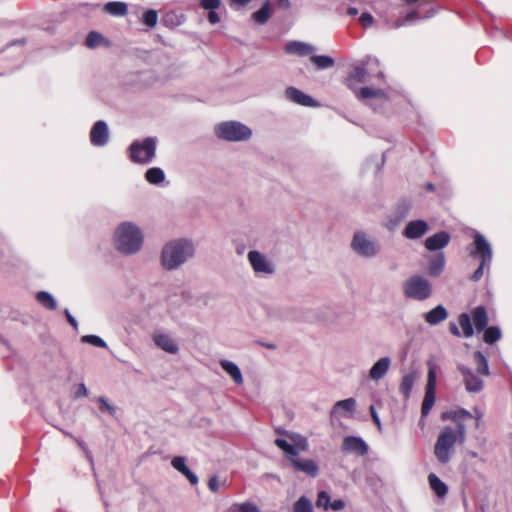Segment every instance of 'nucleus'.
<instances>
[{
	"label": "nucleus",
	"mask_w": 512,
	"mask_h": 512,
	"mask_svg": "<svg viewBox=\"0 0 512 512\" xmlns=\"http://www.w3.org/2000/svg\"><path fill=\"white\" fill-rule=\"evenodd\" d=\"M285 435L289 439L276 438L274 443L281 449L286 459L291 463L294 470L303 472L311 477H316L319 473V466L313 459H301L299 458V452H306L309 449L308 439L295 432H285Z\"/></svg>",
	"instance_id": "f257e3e1"
},
{
	"label": "nucleus",
	"mask_w": 512,
	"mask_h": 512,
	"mask_svg": "<svg viewBox=\"0 0 512 512\" xmlns=\"http://www.w3.org/2000/svg\"><path fill=\"white\" fill-rule=\"evenodd\" d=\"M465 435L466 429L461 422H458L456 429L446 426L441 430L434 447L435 456L440 463L446 464L450 461L455 444L463 443Z\"/></svg>",
	"instance_id": "f03ea898"
},
{
	"label": "nucleus",
	"mask_w": 512,
	"mask_h": 512,
	"mask_svg": "<svg viewBox=\"0 0 512 512\" xmlns=\"http://www.w3.org/2000/svg\"><path fill=\"white\" fill-rule=\"evenodd\" d=\"M474 359L477 365L476 372L471 368L459 364L458 370L463 377V383L468 393H479L484 388V382L481 376H488L490 374L489 365L487 358L482 352L476 351L474 353Z\"/></svg>",
	"instance_id": "7ed1b4c3"
},
{
	"label": "nucleus",
	"mask_w": 512,
	"mask_h": 512,
	"mask_svg": "<svg viewBox=\"0 0 512 512\" xmlns=\"http://www.w3.org/2000/svg\"><path fill=\"white\" fill-rule=\"evenodd\" d=\"M374 78L384 80V74L380 70L379 61L376 58L367 57L360 64L353 67L345 83L352 91H356V87L359 83L370 82Z\"/></svg>",
	"instance_id": "20e7f679"
},
{
	"label": "nucleus",
	"mask_w": 512,
	"mask_h": 512,
	"mask_svg": "<svg viewBox=\"0 0 512 512\" xmlns=\"http://www.w3.org/2000/svg\"><path fill=\"white\" fill-rule=\"evenodd\" d=\"M143 236L140 229L131 224H121L115 233V246L124 254L136 253L142 246Z\"/></svg>",
	"instance_id": "39448f33"
},
{
	"label": "nucleus",
	"mask_w": 512,
	"mask_h": 512,
	"mask_svg": "<svg viewBox=\"0 0 512 512\" xmlns=\"http://www.w3.org/2000/svg\"><path fill=\"white\" fill-rule=\"evenodd\" d=\"M473 245H474V249L471 250L469 252V254L471 257H474V258L479 257L480 265L472 274L471 280L474 282H478L483 277L485 270L490 269V266L492 263L493 251H492L491 244L479 232H475L473 235Z\"/></svg>",
	"instance_id": "423d86ee"
},
{
	"label": "nucleus",
	"mask_w": 512,
	"mask_h": 512,
	"mask_svg": "<svg viewBox=\"0 0 512 512\" xmlns=\"http://www.w3.org/2000/svg\"><path fill=\"white\" fill-rule=\"evenodd\" d=\"M194 248L191 242L179 240L167 244L162 250V264L166 269H174L191 257Z\"/></svg>",
	"instance_id": "0eeeda50"
},
{
	"label": "nucleus",
	"mask_w": 512,
	"mask_h": 512,
	"mask_svg": "<svg viewBox=\"0 0 512 512\" xmlns=\"http://www.w3.org/2000/svg\"><path fill=\"white\" fill-rule=\"evenodd\" d=\"M402 291L407 299L425 301L432 296L433 287L426 277L415 274L403 282Z\"/></svg>",
	"instance_id": "6e6552de"
},
{
	"label": "nucleus",
	"mask_w": 512,
	"mask_h": 512,
	"mask_svg": "<svg viewBox=\"0 0 512 512\" xmlns=\"http://www.w3.org/2000/svg\"><path fill=\"white\" fill-rule=\"evenodd\" d=\"M156 143L151 137L143 140V142L134 141L130 147V159L134 163L145 164L152 160L155 156Z\"/></svg>",
	"instance_id": "1a4fd4ad"
},
{
	"label": "nucleus",
	"mask_w": 512,
	"mask_h": 512,
	"mask_svg": "<svg viewBox=\"0 0 512 512\" xmlns=\"http://www.w3.org/2000/svg\"><path fill=\"white\" fill-rule=\"evenodd\" d=\"M351 247L357 254L365 258H373L380 251L379 243L362 231L354 234Z\"/></svg>",
	"instance_id": "9d476101"
},
{
	"label": "nucleus",
	"mask_w": 512,
	"mask_h": 512,
	"mask_svg": "<svg viewBox=\"0 0 512 512\" xmlns=\"http://www.w3.org/2000/svg\"><path fill=\"white\" fill-rule=\"evenodd\" d=\"M436 368L435 365L432 363H429V370H428V377H427V384L425 388V395L422 402L421 407V417H426L429 412L431 411L432 407L435 404V390H436Z\"/></svg>",
	"instance_id": "9b49d317"
},
{
	"label": "nucleus",
	"mask_w": 512,
	"mask_h": 512,
	"mask_svg": "<svg viewBox=\"0 0 512 512\" xmlns=\"http://www.w3.org/2000/svg\"><path fill=\"white\" fill-rule=\"evenodd\" d=\"M248 261L257 276L266 277L274 274L275 266L264 254L252 250L248 252Z\"/></svg>",
	"instance_id": "f8f14e48"
},
{
	"label": "nucleus",
	"mask_w": 512,
	"mask_h": 512,
	"mask_svg": "<svg viewBox=\"0 0 512 512\" xmlns=\"http://www.w3.org/2000/svg\"><path fill=\"white\" fill-rule=\"evenodd\" d=\"M252 136V130L238 121H226V141H246Z\"/></svg>",
	"instance_id": "ddd939ff"
},
{
	"label": "nucleus",
	"mask_w": 512,
	"mask_h": 512,
	"mask_svg": "<svg viewBox=\"0 0 512 512\" xmlns=\"http://www.w3.org/2000/svg\"><path fill=\"white\" fill-rule=\"evenodd\" d=\"M392 360L385 356L379 358L369 369L368 378L376 383L383 380L391 368Z\"/></svg>",
	"instance_id": "4468645a"
},
{
	"label": "nucleus",
	"mask_w": 512,
	"mask_h": 512,
	"mask_svg": "<svg viewBox=\"0 0 512 512\" xmlns=\"http://www.w3.org/2000/svg\"><path fill=\"white\" fill-rule=\"evenodd\" d=\"M285 96L291 102L305 107H318L319 103L308 94L296 87H288L285 90Z\"/></svg>",
	"instance_id": "2eb2a0df"
},
{
	"label": "nucleus",
	"mask_w": 512,
	"mask_h": 512,
	"mask_svg": "<svg viewBox=\"0 0 512 512\" xmlns=\"http://www.w3.org/2000/svg\"><path fill=\"white\" fill-rule=\"evenodd\" d=\"M342 450L346 453H354L358 456H364L368 453V445L360 437L347 436L343 439Z\"/></svg>",
	"instance_id": "dca6fc26"
},
{
	"label": "nucleus",
	"mask_w": 512,
	"mask_h": 512,
	"mask_svg": "<svg viewBox=\"0 0 512 512\" xmlns=\"http://www.w3.org/2000/svg\"><path fill=\"white\" fill-rule=\"evenodd\" d=\"M109 139L107 124L99 120L94 123L90 131V141L94 146H104Z\"/></svg>",
	"instance_id": "f3484780"
},
{
	"label": "nucleus",
	"mask_w": 512,
	"mask_h": 512,
	"mask_svg": "<svg viewBox=\"0 0 512 512\" xmlns=\"http://www.w3.org/2000/svg\"><path fill=\"white\" fill-rule=\"evenodd\" d=\"M450 234L446 231H440L425 239L424 246L429 251L440 252L450 242Z\"/></svg>",
	"instance_id": "a211bd4d"
},
{
	"label": "nucleus",
	"mask_w": 512,
	"mask_h": 512,
	"mask_svg": "<svg viewBox=\"0 0 512 512\" xmlns=\"http://www.w3.org/2000/svg\"><path fill=\"white\" fill-rule=\"evenodd\" d=\"M428 231V224L424 220L410 221L404 231L403 235L408 239H418Z\"/></svg>",
	"instance_id": "6ab92c4d"
},
{
	"label": "nucleus",
	"mask_w": 512,
	"mask_h": 512,
	"mask_svg": "<svg viewBox=\"0 0 512 512\" xmlns=\"http://www.w3.org/2000/svg\"><path fill=\"white\" fill-rule=\"evenodd\" d=\"M446 265L444 252L440 251L437 254L428 258V274L432 277L440 276Z\"/></svg>",
	"instance_id": "aec40b11"
},
{
	"label": "nucleus",
	"mask_w": 512,
	"mask_h": 512,
	"mask_svg": "<svg viewBox=\"0 0 512 512\" xmlns=\"http://www.w3.org/2000/svg\"><path fill=\"white\" fill-rule=\"evenodd\" d=\"M356 409V400L354 398H347L344 400L337 401L332 410L331 417L337 418L344 416L345 413L352 414Z\"/></svg>",
	"instance_id": "412c9836"
},
{
	"label": "nucleus",
	"mask_w": 512,
	"mask_h": 512,
	"mask_svg": "<svg viewBox=\"0 0 512 512\" xmlns=\"http://www.w3.org/2000/svg\"><path fill=\"white\" fill-rule=\"evenodd\" d=\"M285 52L290 55L306 56L315 51V47L302 41H290L285 45Z\"/></svg>",
	"instance_id": "4be33fe9"
},
{
	"label": "nucleus",
	"mask_w": 512,
	"mask_h": 512,
	"mask_svg": "<svg viewBox=\"0 0 512 512\" xmlns=\"http://www.w3.org/2000/svg\"><path fill=\"white\" fill-rule=\"evenodd\" d=\"M171 465L174 469L183 474L192 485H196L198 483V477L187 467L184 457H174L171 461Z\"/></svg>",
	"instance_id": "5701e85b"
},
{
	"label": "nucleus",
	"mask_w": 512,
	"mask_h": 512,
	"mask_svg": "<svg viewBox=\"0 0 512 512\" xmlns=\"http://www.w3.org/2000/svg\"><path fill=\"white\" fill-rule=\"evenodd\" d=\"M448 317V311L443 305H437L424 314V320L430 325H437Z\"/></svg>",
	"instance_id": "b1692460"
},
{
	"label": "nucleus",
	"mask_w": 512,
	"mask_h": 512,
	"mask_svg": "<svg viewBox=\"0 0 512 512\" xmlns=\"http://www.w3.org/2000/svg\"><path fill=\"white\" fill-rule=\"evenodd\" d=\"M153 340L159 348L168 353L176 354L178 352L177 343L167 334H156Z\"/></svg>",
	"instance_id": "393cba45"
},
{
	"label": "nucleus",
	"mask_w": 512,
	"mask_h": 512,
	"mask_svg": "<svg viewBox=\"0 0 512 512\" xmlns=\"http://www.w3.org/2000/svg\"><path fill=\"white\" fill-rule=\"evenodd\" d=\"M356 97L360 100H368L371 98H377L380 100H387L386 93L382 89L372 88V87H356V91H354Z\"/></svg>",
	"instance_id": "a878e982"
},
{
	"label": "nucleus",
	"mask_w": 512,
	"mask_h": 512,
	"mask_svg": "<svg viewBox=\"0 0 512 512\" xmlns=\"http://www.w3.org/2000/svg\"><path fill=\"white\" fill-rule=\"evenodd\" d=\"M272 15V6L269 1L264 2L262 7L251 15L252 20L259 25L268 22Z\"/></svg>",
	"instance_id": "bb28decb"
},
{
	"label": "nucleus",
	"mask_w": 512,
	"mask_h": 512,
	"mask_svg": "<svg viewBox=\"0 0 512 512\" xmlns=\"http://www.w3.org/2000/svg\"><path fill=\"white\" fill-rule=\"evenodd\" d=\"M473 323L477 331H483L488 324V316L483 306H477L472 311Z\"/></svg>",
	"instance_id": "cd10ccee"
},
{
	"label": "nucleus",
	"mask_w": 512,
	"mask_h": 512,
	"mask_svg": "<svg viewBox=\"0 0 512 512\" xmlns=\"http://www.w3.org/2000/svg\"><path fill=\"white\" fill-rule=\"evenodd\" d=\"M428 481L431 489L438 497L443 498L447 495L448 487L437 475L429 474Z\"/></svg>",
	"instance_id": "c85d7f7f"
},
{
	"label": "nucleus",
	"mask_w": 512,
	"mask_h": 512,
	"mask_svg": "<svg viewBox=\"0 0 512 512\" xmlns=\"http://www.w3.org/2000/svg\"><path fill=\"white\" fill-rule=\"evenodd\" d=\"M416 379V372L407 373L402 377L399 389L406 399L410 397Z\"/></svg>",
	"instance_id": "c756f323"
},
{
	"label": "nucleus",
	"mask_w": 512,
	"mask_h": 512,
	"mask_svg": "<svg viewBox=\"0 0 512 512\" xmlns=\"http://www.w3.org/2000/svg\"><path fill=\"white\" fill-rule=\"evenodd\" d=\"M264 310L266 312V315L271 320H282L287 317V310L277 304H266L264 305Z\"/></svg>",
	"instance_id": "7c9ffc66"
},
{
	"label": "nucleus",
	"mask_w": 512,
	"mask_h": 512,
	"mask_svg": "<svg viewBox=\"0 0 512 512\" xmlns=\"http://www.w3.org/2000/svg\"><path fill=\"white\" fill-rule=\"evenodd\" d=\"M104 11L113 16H125L128 13V6L124 2H108L104 6Z\"/></svg>",
	"instance_id": "2f4dec72"
},
{
	"label": "nucleus",
	"mask_w": 512,
	"mask_h": 512,
	"mask_svg": "<svg viewBox=\"0 0 512 512\" xmlns=\"http://www.w3.org/2000/svg\"><path fill=\"white\" fill-rule=\"evenodd\" d=\"M226 374L230 376L236 385L241 386L243 384L241 370L234 362L226 361Z\"/></svg>",
	"instance_id": "473e14b6"
},
{
	"label": "nucleus",
	"mask_w": 512,
	"mask_h": 512,
	"mask_svg": "<svg viewBox=\"0 0 512 512\" xmlns=\"http://www.w3.org/2000/svg\"><path fill=\"white\" fill-rule=\"evenodd\" d=\"M36 300L39 304L49 310H55L57 307L56 301L51 294L45 291H40L36 294Z\"/></svg>",
	"instance_id": "72a5a7b5"
},
{
	"label": "nucleus",
	"mask_w": 512,
	"mask_h": 512,
	"mask_svg": "<svg viewBox=\"0 0 512 512\" xmlns=\"http://www.w3.org/2000/svg\"><path fill=\"white\" fill-rule=\"evenodd\" d=\"M310 60L320 70L328 69L335 63L334 59L327 55H313Z\"/></svg>",
	"instance_id": "f704fd0d"
},
{
	"label": "nucleus",
	"mask_w": 512,
	"mask_h": 512,
	"mask_svg": "<svg viewBox=\"0 0 512 512\" xmlns=\"http://www.w3.org/2000/svg\"><path fill=\"white\" fill-rule=\"evenodd\" d=\"M459 325L463 330V335L466 338H470L473 336L474 330L472 326L471 317L467 313H462L459 316Z\"/></svg>",
	"instance_id": "c9c22d12"
},
{
	"label": "nucleus",
	"mask_w": 512,
	"mask_h": 512,
	"mask_svg": "<svg viewBox=\"0 0 512 512\" xmlns=\"http://www.w3.org/2000/svg\"><path fill=\"white\" fill-rule=\"evenodd\" d=\"M164 172L161 168L153 167L146 171L145 179L151 184H159L164 180Z\"/></svg>",
	"instance_id": "e433bc0d"
},
{
	"label": "nucleus",
	"mask_w": 512,
	"mask_h": 512,
	"mask_svg": "<svg viewBox=\"0 0 512 512\" xmlns=\"http://www.w3.org/2000/svg\"><path fill=\"white\" fill-rule=\"evenodd\" d=\"M293 512H313L312 502L306 496H301L294 503Z\"/></svg>",
	"instance_id": "4c0bfd02"
},
{
	"label": "nucleus",
	"mask_w": 512,
	"mask_h": 512,
	"mask_svg": "<svg viewBox=\"0 0 512 512\" xmlns=\"http://www.w3.org/2000/svg\"><path fill=\"white\" fill-rule=\"evenodd\" d=\"M501 338V331L496 326L488 327L484 331L483 339L487 344H493Z\"/></svg>",
	"instance_id": "58836bf2"
},
{
	"label": "nucleus",
	"mask_w": 512,
	"mask_h": 512,
	"mask_svg": "<svg viewBox=\"0 0 512 512\" xmlns=\"http://www.w3.org/2000/svg\"><path fill=\"white\" fill-rule=\"evenodd\" d=\"M158 22V13L154 9L146 10L142 15V23L148 28H154Z\"/></svg>",
	"instance_id": "ea45409f"
},
{
	"label": "nucleus",
	"mask_w": 512,
	"mask_h": 512,
	"mask_svg": "<svg viewBox=\"0 0 512 512\" xmlns=\"http://www.w3.org/2000/svg\"><path fill=\"white\" fill-rule=\"evenodd\" d=\"M103 40L104 38L100 33L96 31H91L86 37L85 44L89 48H95L99 46Z\"/></svg>",
	"instance_id": "a19ab883"
},
{
	"label": "nucleus",
	"mask_w": 512,
	"mask_h": 512,
	"mask_svg": "<svg viewBox=\"0 0 512 512\" xmlns=\"http://www.w3.org/2000/svg\"><path fill=\"white\" fill-rule=\"evenodd\" d=\"M418 19H420L418 16V12L414 10V11L409 12L404 18L398 19L395 22L393 27L399 28L401 26L413 23V22L417 21Z\"/></svg>",
	"instance_id": "79ce46f5"
},
{
	"label": "nucleus",
	"mask_w": 512,
	"mask_h": 512,
	"mask_svg": "<svg viewBox=\"0 0 512 512\" xmlns=\"http://www.w3.org/2000/svg\"><path fill=\"white\" fill-rule=\"evenodd\" d=\"M232 512H260L258 507L250 502L234 505Z\"/></svg>",
	"instance_id": "37998d69"
},
{
	"label": "nucleus",
	"mask_w": 512,
	"mask_h": 512,
	"mask_svg": "<svg viewBox=\"0 0 512 512\" xmlns=\"http://www.w3.org/2000/svg\"><path fill=\"white\" fill-rule=\"evenodd\" d=\"M330 503H331V497L328 494V492H326V491L319 492L318 498H317V501H316V505L318 507L324 508L325 510H328L329 506H330Z\"/></svg>",
	"instance_id": "c03bdc74"
},
{
	"label": "nucleus",
	"mask_w": 512,
	"mask_h": 512,
	"mask_svg": "<svg viewBox=\"0 0 512 512\" xmlns=\"http://www.w3.org/2000/svg\"><path fill=\"white\" fill-rule=\"evenodd\" d=\"M82 342L92 344L96 347H101V348L106 347L105 341L96 335H85L82 337Z\"/></svg>",
	"instance_id": "a18cd8bd"
},
{
	"label": "nucleus",
	"mask_w": 512,
	"mask_h": 512,
	"mask_svg": "<svg viewBox=\"0 0 512 512\" xmlns=\"http://www.w3.org/2000/svg\"><path fill=\"white\" fill-rule=\"evenodd\" d=\"M97 401H98V403H99V405H100V406H99V409H100V411H101V412H108V413H109L110 415H112V416H114V415H115V413H116V409H115L112 405H110V404L108 403V401H107V399H106V398H104V397H102V396H101V397H99V398L97 399Z\"/></svg>",
	"instance_id": "49530a36"
},
{
	"label": "nucleus",
	"mask_w": 512,
	"mask_h": 512,
	"mask_svg": "<svg viewBox=\"0 0 512 512\" xmlns=\"http://www.w3.org/2000/svg\"><path fill=\"white\" fill-rule=\"evenodd\" d=\"M221 5V0H200V6L205 10H215Z\"/></svg>",
	"instance_id": "de8ad7c7"
},
{
	"label": "nucleus",
	"mask_w": 512,
	"mask_h": 512,
	"mask_svg": "<svg viewBox=\"0 0 512 512\" xmlns=\"http://www.w3.org/2000/svg\"><path fill=\"white\" fill-rule=\"evenodd\" d=\"M359 22L364 28H368L373 25L374 18L370 13L364 12L360 15Z\"/></svg>",
	"instance_id": "09e8293b"
},
{
	"label": "nucleus",
	"mask_w": 512,
	"mask_h": 512,
	"mask_svg": "<svg viewBox=\"0 0 512 512\" xmlns=\"http://www.w3.org/2000/svg\"><path fill=\"white\" fill-rule=\"evenodd\" d=\"M345 506H346V503L344 500L335 499V500L331 501L329 509H331L333 511H340V510H343L345 508Z\"/></svg>",
	"instance_id": "8fccbe9b"
},
{
	"label": "nucleus",
	"mask_w": 512,
	"mask_h": 512,
	"mask_svg": "<svg viewBox=\"0 0 512 512\" xmlns=\"http://www.w3.org/2000/svg\"><path fill=\"white\" fill-rule=\"evenodd\" d=\"M87 394H88V392H87V388H86L85 384L80 383L76 387V390L74 392V398L78 399V398L86 397Z\"/></svg>",
	"instance_id": "3c124183"
},
{
	"label": "nucleus",
	"mask_w": 512,
	"mask_h": 512,
	"mask_svg": "<svg viewBox=\"0 0 512 512\" xmlns=\"http://www.w3.org/2000/svg\"><path fill=\"white\" fill-rule=\"evenodd\" d=\"M369 411H370L371 417L373 419V422L377 425L378 429L381 430V428H382L381 421L378 416V413L376 412L375 407L373 405H371L369 408Z\"/></svg>",
	"instance_id": "603ef678"
},
{
	"label": "nucleus",
	"mask_w": 512,
	"mask_h": 512,
	"mask_svg": "<svg viewBox=\"0 0 512 512\" xmlns=\"http://www.w3.org/2000/svg\"><path fill=\"white\" fill-rule=\"evenodd\" d=\"M472 413L466 409H460L454 413L453 419L472 418Z\"/></svg>",
	"instance_id": "864d4df0"
},
{
	"label": "nucleus",
	"mask_w": 512,
	"mask_h": 512,
	"mask_svg": "<svg viewBox=\"0 0 512 512\" xmlns=\"http://www.w3.org/2000/svg\"><path fill=\"white\" fill-rule=\"evenodd\" d=\"M208 487L211 491L216 492L219 487V481L216 476H213L208 481Z\"/></svg>",
	"instance_id": "5fc2aeb1"
},
{
	"label": "nucleus",
	"mask_w": 512,
	"mask_h": 512,
	"mask_svg": "<svg viewBox=\"0 0 512 512\" xmlns=\"http://www.w3.org/2000/svg\"><path fill=\"white\" fill-rule=\"evenodd\" d=\"M208 20L211 24H216L220 21V18L218 14L215 12V10H208Z\"/></svg>",
	"instance_id": "6e6d98bb"
},
{
	"label": "nucleus",
	"mask_w": 512,
	"mask_h": 512,
	"mask_svg": "<svg viewBox=\"0 0 512 512\" xmlns=\"http://www.w3.org/2000/svg\"><path fill=\"white\" fill-rule=\"evenodd\" d=\"M472 418H475L476 419V426L478 427L479 424H480V420L481 418L483 417V412L481 411V409H479L478 407H475L473 409V413H472Z\"/></svg>",
	"instance_id": "4d7b16f0"
},
{
	"label": "nucleus",
	"mask_w": 512,
	"mask_h": 512,
	"mask_svg": "<svg viewBox=\"0 0 512 512\" xmlns=\"http://www.w3.org/2000/svg\"><path fill=\"white\" fill-rule=\"evenodd\" d=\"M215 134L218 138L222 139L224 138V122L219 123L215 127Z\"/></svg>",
	"instance_id": "13d9d810"
},
{
	"label": "nucleus",
	"mask_w": 512,
	"mask_h": 512,
	"mask_svg": "<svg viewBox=\"0 0 512 512\" xmlns=\"http://www.w3.org/2000/svg\"><path fill=\"white\" fill-rule=\"evenodd\" d=\"M449 330L454 336L459 337L461 335L458 326L453 322L449 324Z\"/></svg>",
	"instance_id": "bf43d9fd"
},
{
	"label": "nucleus",
	"mask_w": 512,
	"mask_h": 512,
	"mask_svg": "<svg viewBox=\"0 0 512 512\" xmlns=\"http://www.w3.org/2000/svg\"><path fill=\"white\" fill-rule=\"evenodd\" d=\"M65 315H66V318H67V321L73 326V327H77V321L75 320V318L70 314V312L68 310L65 311Z\"/></svg>",
	"instance_id": "052dcab7"
},
{
	"label": "nucleus",
	"mask_w": 512,
	"mask_h": 512,
	"mask_svg": "<svg viewBox=\"0 0 512 512\" xmlns=\"http://www.w3.org/2000/svg\"><path fill=\"white\" fill-rule=\"evenodd\" d=\"M347 15L354 17L358 14V9L355 7H349L346 11Z\"/></svg>",
	"instance_id": "680f3d73"
},
{
	"label": "nucleus",
	"mask_w": 512,
	"mask_h": 512,
	"mask_svg": "<svg viewBox=\"0 0 512 512\" xmlns=\"http://www.w3.org/2000/svg\"><path fill=\"white\" fill-rule=\"evenodd\" d=\"M278 4L280 7L284 8V9H288L290 7L289 0H278Z\"/></svg>",
	"instance_id": "e2e57ef3"
},
{
	"label": "nucleus",
	"mask_w": 512,
	"mask_h": 512,
	"mask_svg": "<svg viewBox=\"0 0 512 512\" xmlns=\"http://www.w3.org/2000/svg\"><path fill=\"white\" fill-rule=\"evenodd\" d=\"M230 1H231V4L243 6V5H246L247 3H249L251 0H230Z\"/></svg>",
	"instance_id": "0e129e2a"
},
{
	"label": "nucleus",
	"mask_w": 512,
	"mask_h": 512,
	"mask_svg": "<svg viewBox=\"0 0 512 512\" xmlns=\"http://www.w3.org/2000/svg\"><path fill=\"white\" fill-rule=\"evenodd\" d=\"M427 190L429 191H433L434 190V185L431 184V183H428L427 186H426Z\"/></svg>",
	"instance_id": "69168bd1"
},
{
	"label": "nucleus",
	"mask_w": 512,
	"mask_h": 512,
	"mask_svg": "<svg viewBox=\"0 0 512 512\" xmlns=\"http://www.w3.org/2000/svg\"><path fill=\"white\" fill-rule=\"evenodd\" d=\"M434 15V11L433 10H430L427 12V15L425 16V18H430Z\"/></svg>",
	"instance_id": "338daca9"
},
{
	"label": "nucleus",
	"mask_w": 512,
	"mask_h": 512,
	"mask_svg": "<svg viewBox=\"0 0 512 512\" xmlns=\"http://www.w3.org/2000/svg\"><path fill=\"white\" fill-rule=\"evenodd\" d=\"M404 1H405L406 4L411 5V4L415 3V2H417L418 0H404Z\"/></svg>",
	"instance_id": "774afa93"
}]
</instances>
